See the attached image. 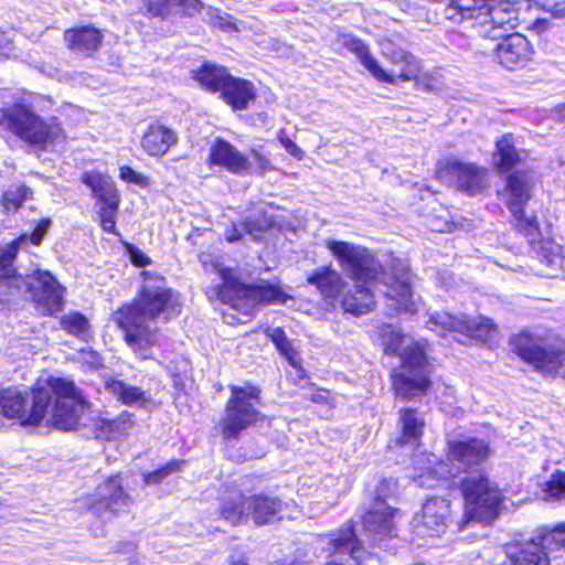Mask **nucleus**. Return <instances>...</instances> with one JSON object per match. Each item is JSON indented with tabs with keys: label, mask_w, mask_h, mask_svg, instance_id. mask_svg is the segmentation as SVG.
<instances>
[{
	"label": "nucleus",
	"mask_w": 565,
	"mask_h": 565,
	"mask_svg": "<svg viewBox=\"0 0 565 565\" xmlns=\"http://www.w3.org/2000/svg\"><path fill=\"white\" fill-rule=\"evenodd\" d=\"M231 565H248V564L243 559H237V561H233L231 563Z\"/></svg>",
	"instance_id": "obj_59"
},
{
	"label": "nucleus",
	"mask_w": 565,
	"mask_h": 565,
	"mask_svg": "<svg viewBox=\"0 0 565 565\" xmlns=\"http://www.w3.org/2000/svg\"><path fill=\"white\" fill-rule=\"evenodd\" d=\"M120 178L127 182L135 183V184H143L145 183V177L135 170H132L129 167H121L120 168Z\"/></svg>",
	"instance_id": "obj_54"
},
{
	"label": "nucleus",
	"mask_w": 565,
	"mask_h": 565,
	"mask_svg": "<svg viewBox=\"0 0 565 565\" xmlns=\"http://www.w3.org/2000/svg\"><path fill=\"white\" fill-rule=\"evenodd\" d=\"M32 196V191L25 185L12 186L3 193V207L7 211H17L24 201Z\"/></svg>",
	"instance_id": "obj_40"
},
{
	"label": "nucleus",
	"mask_w": 565,
	"mask_h": 565,
	"mask_svg": "<svg viewBox=\"0 0 565 565\" xmlns=\"http://www.w3.org/2000/svg\"><path fill=\"white\" fill-rule=\"evenodd\" d=\"M146 11L152 17L166 19L174 8L173 0H143Z\"/></svg>",
	"instance_id": "obj_45"
},
{
	"label": "nucleus",
	"mask_w": 565,
	"mask_h": 565,
	"mask_svg": "<svg viewBox=\"0 0 565 565\" xmlns=\"http://www.w3.org/2000/svg\"><path fill=\"white\" fill-rule=\"evenodd\" d=\"M210 23L218 28L224 32H237L238 28L234 22L230 20V15L227 13L221 14L218 11L210 10Z\"/></svg>",
	"instance_id": "obj_47"
},
{
	"label": "nucleus",
	"mask_w": 565,
	"mask_h": 565,
	"mask_svg": "<svg viewBox=\"0 0 565 565\" xmlns=\"http://www.w3.org/2000/svg\"><path fill=\"white\" fill-rule=\"evenodd\" d=\"M284 503L277 497L255 494L247 497V510L256 525H264L275 521L282 511Z\"/></svg>",
	"instance_id": "obj_27"
},
{
	"label": "nucleus",
	"mask_w": 565,
	"mask_h": 565,
	"mask_svg": "<svg viewBox=\"0 0 565 565\" xmlns=\"http://www.w3.org/2000/svg\"><path fill=\"white\" fill-rule=\"evenodd\" d=\"M559 110L563 115H565V103L561 106Z\"/></svg>",
	"instance_id": "obj_61"
},
{
	"label": "nucleus",
	"mask_w": 565,
	"mask_h": 565,
	"mask_svg": "<svg viewBox=\"0 0 565 565\" xmlns=\"http://www.w3.org/2000/svg\"><path fill=\"white\" fill-rule=\"evenodd\" d=\"M209 160L211 164L220 166L234 174H244L249 171L252 166L247 156L221 138H217L211 146Z\"/></svg>",
	"instance_id": "obj_23"
},
{
	"label": "nucleus",
	"mask_w": 565,
	"mask_h": 565,
	"mask_svg": "<svg viewBox=\"0 0 565 565\" xmlns=\"http://www.w3.org/2000/svg\"><path fill=\"white\" fill-rule=\"evenodd\" d=\"M482 19L472 28L481 39L500 40L518 25V10L509 0H489Z\"/></svg>",
	"instance_id": "obj_11"
},
{
	"label": "nucleus",
	"mask_w": 565,
	"mask_h": 565,
	"mask_svg": "<svg viewBox=\"0 0 565 565\" xmlns=\"http://www.w3.org/2000/svg\"><path fill=\"white\" fill-rule=\"evenodd\" d=\"M397 509L392 508L385 501H376L363 516L365 540L372 545H382L387 540L396 536Z\"/></svg>",
	"instance_id": "obj_17"
},
{
	"label": "nucleus",
	"mask_w": 565,
	"mask_h": 565,
	"mask_svg": "<svg viewBox=\"0 0 565 565\" xmlns=\"http://www.w3.org/2000/svg\"><path fill=\"white\" fill-rule=\"evenodd\" d=\"M273 342L276 344L277 349L281 352V354L286 355L290 359V352L292 350L290 342L288 341L286 333L280 328L271 329L269 333Z\"/></svg>",
	"instance_id": "obj_49"
},
{
	"label": "nucleus",
	"mask_w": 565,
	"mask_h": 565,
	"mask_svg": "<svg viewBox=\"0 0 565 565\" xmlns=\"http://www.w3.org/2000/svg\"><path fill=\"white\" fill-rule=\"evenodd\" d=\"M130 259L138 267H143L150 263L149 257L137 248L130 249Z\"/></svg>",
	"instance_id": "obj_55"
},
{
	"label": "nucleus",
	"mask_w": 565,
	"mask_h": 565,
	"mask_svg": "<svg viewBox=\"0 0 565 565\" xmlns=\"http://www.w3.org/2000/svg\"><path fill=\"white\" fill-rule=\"evenodd\" d=\"M221 516L232 525L247 521L250 518V511L247 510V498L238 494L237 498L225 500L221 507Z\"/></svg>",
	"instance_id": "obj_39"
},
{
	"label": "nucleus",
	"mask_w": 565,
	"mask_h": 565,
	"mask_svg": "<svg viewBox=\"0 0 565 565\" xmlns=\"http://www.w3.org/2000/svg\"><path fill=\"white\" fill-rule=\"evenodd\" d=\"M515 220V227L529 238L530 243H534L539 239L541 233L536 221V217L527 218L524 216L523 209H520V213H512Z\"/></svg>",
	"instance_id": "obj_41"
},
{
	"label": "nucleus",
	"mask_w": 565,
	"mask_h": 565,
	"mask_svg": "<svg viewBox=\"0 0 565 565\" xmlns=\"http://www.w3.org/2000/svg\"><path fill=\"white\" fill-rule=\"evenodd\" d=\"M438 175L440 180L452 183L459 191L471 196L489 188L488 170L476 163L448 162Z\"/></svg>",
	"instance_id": "obj_16"
},
{
	"label": "nucleus",
	"mask_w": 565,
	"mask_h": 565,
	"mask_svg": "<svg viewBox=\"0 0 565 565\" xmlns=\"http://www.w3.org/2000/svg\"><path fill=\"white\" fill-rule=\"evenodd\" d=\"M296 371H297V373H298V377H299V379H302V377H303V373H305V371H303L301 367H296Z\"/></svg>",
	"instance_id": "obj_60"
},
{
	"label": "nucleus",
	"mask_w": 565,
	"mask_h": 565,
	"mask_svg": "<svg viewBox=\"0 0 565 565\" xmlns=\"http://www.w3.org/2000/svg\"><path fill=\"white\" fill-rule=\"evenodd\" d=\"M494 49L497 61L507 70L523 67L531 60L533 50L529 40L520 34L512 33L502 36Z\"/></svg>",
	"instance_id": "obj_20"
},
{
	"label": "nucleus",
	"mask_w": 565,
	"mask_h": 565,
	"mask_svg": "<svg viewBox=\"0 0 565 565\" xmlns=\"http://www.w3.org/2000/svg\"><path fill=\"white\" fill-rule=\"evenodd\" d=\"M260 391L256 386H231V397L220 422L225 440L238 439L241 433L264 419L258 411Z\"/></svg>",
	"instance_id": "obj_8"
},
{
	"label": "nucleus",
	"mask_w": 565,
	"mask_h": 565,
	"mask_svg": "<svg viewBox=\"0 0 565 565\" xmlns=\"http://www.w3.org/2000/svg\"><path fill=\"white\" fill-rule=\"evenodd\" d=\"M119 203L100 205L99 218L103 230L107 233H115L116 212Z\"/></svg>",
	"instance_id": "obj_46"
},
{
	"label": "nucleus",
	"mask_w": 565,
	"mask_h": 565,
	"mask_svg": "<svg viewBox=\"0 0 565 565\" xmlns=\"http://www.w3.org/2000/svg\"><path fill=\"white\" fill-rule=\"evenodd\" d=\"M342 45L353 53L359 62L380 82L395 84L396 79L411 81L419 73V64L408 52L396 47L392 41H384L381 44L383 55L391 61L394 67L386 72L372 56L367 45L355 36H344Z\"/></svg>",
	"instance_id": "obj_5"
},
{
	"label": "nucleus",
	"mask_w": 565,
	"mask_h": 565,
	"mask_svg": "<svg viewBox=\"0 0 565 565\" xmlns=\"http://www.w3.org/2000/svg\"><path fill=\"white\" fill-rule=\"evenodd\" d=\"M493 162L500 172H507L521 163L524 151L519 150L514 145L511 134H507L495 142Z\"/></svg>",
	"instance_id": "obj_33"
},
{
	"label": "nucleus",
	"mask_w": 565,
	"mask_h": 565,
	"mask_svg": "<svg viewBox=\"0 0 565 565\" xmlns=\"http://www.w3.org/2000/svg\"><path fill=\"white\" fill-rule=\"evenodd\" d=\"M0 130L10 131L40 150L60 145L66 138L55 119L46 122L31 107L23 104H13L0 109Z\"/></svg>",
	"instance_id": "obj_4"
},
{
	"label": "nucleus",
	"mask_w": 565,
	"mask_h": 565,
	"mask_svg": "<svg viewBox=\"0 0 565 565\" xmlns=\"http://www.w3.org/2000/svg\"><path fill=\"white\" fill-rule=\"evenodd\" d=\"M384 351L401 358V366L392 373V385L397 396L412 398L428 390L429 364L423 348L412 337L392 331L384 335Z\"/></svg>",
	"instance_id": "obj_3"
},
{
	"label": "nucleus",
	"mask_w": 565,
	"mask_h": 565,
	"mask_svg": "<svg viewBox=\"0 0 565 565\" xmlns=\"http://www.w3.org/2000/svg\"><path fill=\"white\" fill-rule=\"evenodd\" d=\"M231 74L223 66L204 64L195 75V79L206 89L215 93L223 90Z\"/></svg>",
	"instance_id": "obj_38"
},
{
	"label": "nucleus",
	"mask_w": 565,
	"mask_h": 565,
	"mask_svg": "<svg viewBox=\"0 0 565 565\" xmlns=\"http://www.w3.org/2000/svg\"><path fill=\"white\" fill-rule=\"evenodd\" d=\"M107 391L125 405L143 407L151 402L150 394L137 386L127 384L121 380H111L106 383Z\"/></svg>",
	"instance_id": "obj_35"
},
{
	"label": "nucleus",
	"mask_w": 565,
	"mask_h": 565,
	"mask_svg": "<svg viewBox=\"0 0 565 565\" xmlns=\"http://www.w3.org/2000/svg\"><path fill=\"white\" fill-rule=\"evenodd\" d=\"M395 487H396V484H395L394 480H392V479L381 480L376 488L374 502H376V501L387 502L386 499H388L394 493Z\"/></svg>",
	"instance_id": "obj_51"
},
{
	"label": "nucleus",
	"mask_w": 565,
	"mask_h": 565,
	"mask_svg": "<svg viewBox=\"0 0 565 565\" xmlns=\"http://www.w3.org/2000/svg\"><path fill=\"white\" fill-rule=\"evenodd\" d=\"M51 220L50 218H43L41 220L34 231L31 233L30 236L25 235L26 236V239L21 244V246L23 244H26L28 241H30L33 245H40L46 234V232L49 231L50 226H51Z\"/></svg>",
	"instance_id": "obj_50"
},
{
	"label": "nucleus",
	"mask_w": 565,
	"mask_h": 565,
	"mask_svg": "<svg viewBox=\"0 0 565 565\" xmlns=\"http://www.w3.org/2000/svg\"><path fill=\"white\" fill-rule=\"evenodd\" d=\"M63 38L74 54L90 57L102 46L104 35L93 25H82L66 30Z\"/></svg>",
	"instance_id": "obj_24"
},
{
	"label": "nucleus",
	"mask_w": 565,
	"mask_h": 565,
	"mask_svg": "<svg viewBox=\"0 0 565 565\" xmlns=\"http://www.w3.org/2000/svg\"><path fill=\"white\" fill-rule=\"evenodd\" d=\"M42 390L47 391L50 397L43 414L45 425L66 431L76 429L89 405L74 383L51 377Z\"/></svg>",
	"instance_id": "obj_6"
},
{
	"label": "nucleus",
	"mask_w": 565,
	"mask_h": 565,
	"mask_svg": "<svg viewBox=\"0 0 565 565\" xmlns=\"http://www.w3.org/2000/svg\"><path fill=\"white\" fill-rule=\"evenodd\" d=\"M184 463L185 461L172 460L152 472L145 473L143 482L146 484H159L169 475L179 471Z\"/></svg>",
	"instance_id": "obj_43"
},
{
	"label": "nucleus",
	"mask_w": 565,
	"mask_h": 565,
	"mask_svg": "<svg viewBox=\"0 0 565 565\" xmlns=\"http://www.w3.org/2000/svg\"><path fill=\"white\" fill-rule=\"evenodd\" d=\"M547 550L542 543V533L527 541H516L505 545V565H548Z\"/></svg>",
	"instance_id": "obj_21"
},
{
	"label": "nucleus",
	"mask_w": 565,
	"mask_h": 565,
	"mask_svg": "<svg viewBox=\"0 0 565 565\" xmlns=\"http://www.w3.org/2000/svg\"><path fill=\"white\" fill-rule=\"evenodd\" d=\"M544 492L554 499H565V472L556 471L544 484Z\"/></svg>",
	"instance_id": "obj_44"
},
{
	"label": "nucleus",
	"mask_w": 565,
	"mask_h": 565,
	"mask_svg": "<svg viewBox=\"0 0 565 565\" xmlns=\"http://www.w3.org/2000/svg\"><path fill=\"white\" fill-rule=\"evenodd\" d=\"M512 351L522 360L546 374L557 373L565 365V351L543 348L540 339L527 332H521L511 340Z\"/></svg>",
	"instance_id": "obj_12"
},
{
	"label": "nucleus",
	"mask_w": 565,
	"mask_h": 565,
	"mask_svg": "<svg viewBox=\"0 0 565 565\" xmlns=\"http://www.w3.org/2000/svg\"><path fill=\"white\" fill-rule=\"evenodd\" d=\"M175 141L177 136L170 128L160 124H153L145 132L141 146L150 156H162Z\"/></svg>",
	"instance_id": "obj_29"
},
{
	"label": "nucleus",
	"mask_w": 565,
	"mask_h": 565,
	"mask_svg": "<svg viewBox=\"0 0 565 565\" xmlns=\"http://www.w3.org/2000/svg\"><path fill=\"white\" fill-rule=\"evenodd\" d=\"M491 449L489 444L480 438H468L466 440H452L448 447V463L440 462L436 472L441 478L449 476L452 480L468 473L469 470H483L481 465L489 458Z\"/></svg>",
	"instance_id": "obj_10"
},
{
	"label": "nucleus",
	"mask_w": 565,
	"mask_h": 565,
	"mask_svg": "<svg viewBox=\"0 0 565 565\" xmlns=\"http://www.w3.org/2000/svg\"><path fill=\"white\" fill-rule=\"evenodd\" d=\"M399 422L402 424V435L397 439L399 445H418L422 437L424 422L417 417L416 411L405 408L399 413Z\"/></svg>",
	"instance_id": "obj_36"
},
{
	"label": "nucleus",
	"mask_w": 565,
	"mask_h": 565,
	"mask_svg": "<svg viewBox=\"0 0 565 565\" xmlns=\"http://www.w3.org/2000/svg\"><path fill=\"white\" fill-rule=\"evenodd\" d=\"M140 297L131 305L124 306L114 313V321L124 332L127 345L140 358H151V348L158 341V329L151 326L156 319L168 320L177 311L179 303L167 287L163 276L143 271Z\"/></svg>",
	"instance_id": "obj_2"
},
{
	"label": "nucleus",
	"mask_w": 565,
	"mask_h": 565,
	"mask_svg": "<svg viewBox=\"0 0 565 565\" xmlns=\"http://www.w3.org/2000/svg\"><path fill=\"white\" fill-rule=\"evenodd\" d=\"M489 0H450L445 8L444 15L454 23H461L466 20L482 19L484 8Z\"/></svg>",
	"instance_id": "obj_31"
},
{
	"label": "nucleus",
	"mask_w": 565,
	"mask_h": 565,
	"mask_svg": "<svg viewBox=\"0 0 565 565\" xmlns=\"http://www.w3.org/2000/svg\"><path fill=\"white\" fill-rule=\"evenodd\" d=\"M543 8L551 12L556 18L565 17V0L562 2H556L554 0H540Z\"/></svg>",
	"instance_id": "obj_53"
},
{
	"label": "nucleus",
	"mask_w": 565,
	"mask_h": 565,
	"mask_svg": "<svg viewBox=\"0 0 565 565\" xmlns=\"http://www.w3.org/2000/svg\"><path fill=\"white\" fill-rule=\"evenodd\" d=\"M98 501L92 507L95 513L110 514L124 511L130 503V497L124 492L118 476L110 477L97 488Z\"/></svg>",
	"instance_id": "obj_26"
},
{
	"label": "nucleus",
	"mask_w": 565,
	"mask_h": 565,
	"mask_svg": "<svg viewBox=\"0 0 565 565\" xmlns=\"http://www.w3.org/2000/svg\"><path fill=\"white\" fill-rule=\"evenodd\" d=\"M49 401V393L42 390V385L25 395L15 387L3 388L0 391V414L6 418L19 419L22 425L36 426L43 422Z\"/></svg>",
	"instance_id": "obj_9"
},
{
	"label": "nucleus",
	"mask_w": 565,
	"mask_h": 565,
	"mask_svg": "<svg viewBox=\"0 0 565 565\" xmlns=\"http://www.w3.org/2000/svg\"><path fill=\"white\" fill-rule=\"evenodd\" d=\"M173 4L181 7L186 15H194L203 8L200 0H173Z\"/></svg>",
	"instance_id": "obj_52"
},
{
	"label": "nucleus",
	"mask_w": 565,
	"mask_h": 565,
	"mask_svg": "<svg viewBox=\"0 0 565 565\" xmlns=\"http://www.w3.org/2000/svg\"><path fill=\"white\" fill-rule=\"evenodd\" d=\"M322 548L331 554L347 555L345 563L330 562L326 565H377V558L360 546L353 525L347 524L329 536L321 539Z\"/></svg>",
	"instance_id": "obj_14"
},
{
	"label": "nucleus",
	"mask_w": 565,
	"mask_h": 565,
	"mask_svg": "<svg viewBox=\"0 0 565 565\" xmlns=\"http://www.w3.org/2000/svg\"><path fill=\"white\" fill-rule=\"evenodd\" d=\"M250 156H252L254 163L257 166V168L260 171L269 169V166H270L269 160L265 156H263L260 152H258L257 150H252Z\"/></svg>",
	"instance_id": "obj_57"
},
{
	"label": "nucleus",
	"mask_w": 565,
	"mask_h": 565,
	"mask_svg": "<svg viewBox=\"0 0 565 565\" xmlns=\"http://www.w3.org/2000/svg\"><path fill=\"white\" fill-rule=\"evenodd\" d=\"M221 97L234 110H243L255 99V87L252 82L231 75L221 93Z\"/></svg>",
	"instance_id": "obj_28"
},
{
	"label": "nucleus",
	"mask_w": 565,
	"mask_h": 565,
	"mask_svg": "<svg viewBox=\"0 0 565 565\" xmlns=\"http://www.w3.org/2000/svg\"><path fill=\"white\" fill-rule=\"evenodd\" d=\"M281 143L286 151L297 159H301L303 151L289 138L281 139Z\"/></svg>",
	"instance_id": "obj_56"
},
{
	"label": "nucleus",
	"mask_w": 565,
	"mask_h": 565,
	"mask_svg": "<svg viewBox=\"0 0 565 565\" xmlns=\"http://www.w3.org/2000/svg\"><path fill=\"white\" fill-rule=\"evenodd\" d=\"M82 182L86 184L100 205L119 203L117 190L110 178L98 172H85Z\"/></svg>",
	"instance_id": "obj_34"
},
{
	"label": "nucleus",
	"mask_w": 565,
	"mask_h": 565,
	"mask_svg": "<svg viewBox=\"0 0 565 565\" xmlns=\"http://www.w3.org/2000/svg\"><path fill=\"white\" fill-rule=\"evenodd\" d=\"M459 486L465 499V515L469 520L489 523L500 513L503 494L494 481H490L484 470H469L465 476L452 480Z\"/></svg>",
	"instance_id": "obj_7"
},
{
	"label": "nucleus",
	"mask_w": 565,
	"mask_h": 565,
	"mask_svg": "<svg viewBox=\"0 0 565 565\" xmlns=\"http://www.w3.org/2000/svg\"><path fill=\"white\" fill-rule=\"evenodd\" d=\"M367 285L369 284L355 282L354 290H350L343 295L342 308L345 312L360 316L373 310L375 300ZM373 285L377 286L379 284Z\"/></svg>",
	"instance_id": "obj_32"
},
{
	"label": "nucleus",
	"mask_w": 565,
	"mask_h": 565,
	"mask_svg": "<svg viewBox=\"0 0 565 565\" xmlns=\"http://www.w3.org/2000/svg\"><path fill=\"white\" fill-rule=\"evenodd\" d=\"M427 324L439 334L446 331L459 332L480 341L491 340L497 332L495 324L488 318H457L445 311L430 313Z\"/></svg>",
	"instance_id": "obj_13"
},
{
	"label": "nucleus",
	"mask_w": 565,
	"mask_h": 565,
	"mask_svg": "<svg viewBox=\"0 0 565 565\" xmlns=\"http://www.w3.org/2000/svg\"><path fill=\"white\" fill-rule=\"evenodd\" d=\"M232 300L227 303L238 310L248 313L257 305L284 302V292L269 284L245 285L237 280L232 291Z\"/></svg>",
	"instance_id": "obj_18"
},
{
	"label": "nucleus",
	"mask_w": 565,
	"mask_h": 565,
	"mask_svg": "<svg viewBox=\"0 0 565 565\" xmlns=\"http://www.w3.org/2000/svg\"><path fill=\"white\" fill-rule=\"evenodd\" d=\"M226 238L228 242H237L242 238V232L234 227L227 235Z\"/></svg>",
	"instance_id": "obj_58"
},
{
	"label": "nucleus",
	"mask_w": 565,
	"mask_h": 565,
	"mask_svg": "<svg viewBox=\"0 0 565 565\" xmlns=\"http://www.w3.org/2000/svg\"><path fill=\"white\" fill-rule=\"evenodd\" d=\"M326 247L338 262L347 277L355 282L380 284L382 292L391 301L390 309L395 312H415L412 300L411 271L408 266L392 258L383 266L364 246L344 241L328 239Z\"/></svg>",
	"instance_id": "obj_1"
},
{
	"label": "nucleus",
	"mask_w": 565,
	"mask_h": 565,
	"mask_svg": "<svg viewBox=\"0 0 565 565\" xmlns=\"http://www.w3.org/2000/svg\"><path fill=\"white\" fill-rule=\"evenodd\" d=\"M537 179L536 171L530 168L515 170L507 178L508 206L512 213H520L527 204Z\"/></svg>",
	"instance_id": "obj_22"
},
{
	"label": "nucleus",
	"mask_w": 565,
	"mask_h": 565,
	"mask_svg": "<svg viewBox=\"0 0 565 565\" xmlns=\"http://www.w3.org/2000/svg\"><path fill=\"white\" fill-rule=\"evenodd\" d=\"M38 303L42 313L52 316L60 311L64 303V288L49 271H35L26 276L22 284Z\"/></svg>",
	"instance_id": "obj_15"
},
{
	"label": "nucleus",
	"mask_w": 565,
	"mask_h": 565,
	"mask_svg": "<svg viewBox=\"0 0 565 565\" xmlns=\"http://www.w3.org/2000/svg\"><path fill=\"white\" fill-rule=\"evenodd\" d=\"M450 514V504L446 499H428L423 505L420 533L428 536L440 535L449 524Z\"/></svg>",
	"instance_id": "obj_25"
},
{
	"label": "nucleus",
	"mask_w": 565,
	"mask_h": 565,
	"mask_svg": "<svg viewBox=\"0 0 565 565\" xmlns=\"http://www.w3.org/2000/svg\"><path fill=\"white\" fill-rule=\"evenodd\" d=\"M307 281L313 285L324 298L332 299L339 297L347 285L341 275L330 266L316 269L308 276Z\"/></svg>",
	"instance_id": "obj_30"
},
{
	"label": "nucleus",
	"mask_w": 565,
	"mask_h": 565,
	"mask_svg": "<svg viewBox=\"0 0 565 565\" xmlns=\"http://www.w3.org/2000/svg\"><path fill=\"white\" fill-rule=\"evenodd\" d=\"M562 374H563V376L565 377V371H564Z\"/></svg>",
	"instance_id": "obj_62"
},
{
	"label": "nucleus",
	"mask_w": 565,
	"mask_h": 565,
	"mask_svg": "<svg viewBox=\"0 0 565 565\" xmlns=\"http://www.w3.org/2000/svg\"><path fill=\"white\" fill-rule=\"evenodd\" d=\"M60 327L68 334L84 342H88L93 337L89 320L78 311L63 315L60 318Z\"/></svg>",
	"instance_id": "obj_37"
},
{
	"label": "nucleus",
	"mask_w": 565,
	"mask_h": 565,
	"mask_svg": "<svg viewBox=\"0 0 565 565\" xmlns=\"http://www.w3.org/2000/svg\"><path fill=\"white\" fill-rule=\"evenodd\" d=\"M200 262L206 276L210 277L211 286L206 287V295L210 298H217L222 302L231 301L232 291L237 279L231 268L224 267L216 258L209 254H201Z\"/></svg>",
	"instance_id": "obj_19"
},
{
	"label": "nucleus",
	"mask_w": 565,
	"mask_h": 565,
	"mask_svg": "<svg viewBox=\"0 0 565 565\" xmlns=\"http://www.w3.org/2000/svg\"><path fill=\"white\" fill-rule=\"evenodd\" d=\"M270 226V221L266 217L252 220L247 218L242 223V227L246 234L254 236L255 238Z\"/></svg>",
	"instance_id": "obj_48"
},
{
	"label": "nucleus",
	"mask_w": 565,
	"mask_h": 565,
	"mask_svg": "<svg viewBox=\"0 0 565 565\" xmlns=\"http://www.w3.org/2000/svg\"><path fill=\"white\" fill-rule=\"evenodd\" d=\"M542 543L551 552L565 550V522L557 524L553 530L543 532Z\"/></svg>",
	"instance_id": "obj_42"
}]
</instances>
